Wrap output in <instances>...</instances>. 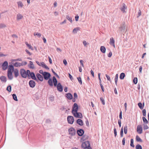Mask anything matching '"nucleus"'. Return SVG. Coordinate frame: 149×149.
Wrapping results in <instances>:
<instances>
[{"label": "nucleus", "instance_id": "f257e3e1", "mask_svg": "<svg viewBox=\"0 0 149 149\" xmlns=\"http://www.w3.org/2000/svg\"><path fill=\"white\" fill-rule=\"evenodd\" d=\"M20 73L22 77L26 78L27 76H28V74L30 73V71L28 70L26 71L24 69H22L20 70Z\"/></svg>", "mask_w": 149, "mask_h": 149}, {"label": "nucleus", "instance_id": "f03ea898", "mask_svg": "<svg viewBox=\"0 0 149 149\" xmlns=\"http://www.w3.org/2000/svg\"><path fill=\"white\" fill-rule=\"evenodd\" d=\"M81 147L83 149H91L89 142L87 141L82 143Z\"/></svg>", "mask_w": 149, "mask_h": 149}, {"label": "nucleus", "instance_id": "7ed1b4c3", "mask_svg": "<svg viewBox=\"0 0 149 149\" xmlns=\"http://www.w3.org/2000/svg\"><path fill=\"white\" fill-rule=\"evenodd\" d=\"M68 131L69 134L71 136H74L76 134V131L75 130L73 127H71L69 128Z\"/></svg>", "mask_w": 149, "mask_h": 149}, {"label": "nucleus", "instance_id": "20e7f679", "mask_svg": "<svg viewBox=\"0 0 149 149\" xmlns=\"http://www.w3.org/2000/svg\"><path fill=\"white\" fill-rule=\"evenodd\" d=\"M36 62L39 66H42L43 68H44L46 69H49V68H48V67L43 62H39L38 61H36Z\"/></svg>", "mask_w": 149, "mask_h": 149}, {"label": "nucleus", "instance_id": "39448f33", "mask_svg": "<svg viewBox=\"0 0 149 149\" xmlns=\"http://www.w3.org/2000/svg\"><path fill=\"white\" fill-rule=\"evenodd\" d=\"M78 108V106L77 104L76 103H74L72 107V113H73L77 112Z\"/></svg>", "mask_w": 149, "mask_h": 149}, {"label": "nucleus", "instance_id": "423d86ee", "mask_svg": "<svg viewBox=\"0 0 149 149\" xmlns=\"http://www.w3.org/2000/svg\"><path fill=\"white\" fill-rule=\"evenodd\" d=\"M67 120L68 123L72 124L74 121V119L73 116H68L67 117Z\"/></svg>", "mask_w": 149, "mask_h": 149}, {"label": "nucleus", "instance_id": "0eeeda50", "mask_svg": "<svg viewBox=\"0 0 149 149\" xmlns=\"http://www.w3.org/2000/svg\"><path fill=\"white\" fill-rule=\"evenodd\" d=\"M43 76L44 77V78L45 79L47 80L49 79L51 76L50 74L46 72H44Z\"/></svg>", "mask_w": 149, "mask_h": 149}, {"label": "nucleus", "instance_id": "6e6552de", "mask_svg": "<svg viewBox=\"0 0 149 149\" xmlns=\"http://www.w3.org/2000/svg\"><path fill=\"white\" fill-rule=\"evenodd\" d=\"M74 117L79 118H81L82 117V114L80 113H78L77 112L72 113Z\"/></svg>", "mask_w": 149, "mask_h": 149}, {"label": "nucleus", "instance_id": "1a4fd4ad", "mask_svg": "<svg viewBox=\"0 0 149 149\" xmlns=\"http://www.w3.org/2000/svg\"><path fill=\"white\" fill-rule=\"evenodd\" d=\"M137 132L139 134H141L142 133V126L140 125H138L137 126Z\"/></svg>", "mask_w": 149, "mask_h": 149}, {"label": "nucleus", "instance_id": "9d476101", "mask_svg": "<svg viewBox=\"0 0 149 149\" xmlns=\"http://www.w3.org/2000/svg\"><path fill=\"white\" fill-rule=\"evenodd\" d=\"M3 69L4 70H6L8 67V63L7 61H5L2 65Z\"/></svg>", "mask_w": 149, "mask_h": 149}, {"label": "nucleus", "instance_id": "9b49d317", "mask_svg": "<svg viewBox=\"0 0 149 149\" xmlns=\"http://www.w3.org/2000/svg\"><path fill=\"white\" fill-rule=\"evenodd\" d=\"M28 77H31V78L33 79L36 80V78L33 72H31L30 71V73L28 74Z\"/></svg>", "mask_w": 149, "mask_h": 149}, {"label": "nucleus", "instance_id": "f8f14e48", "mask_svg": "<svg viewBox=\"0 0 149 149\" xmlns=\"http://www.w3.org/2000/svg\"><path fill=\"white\" fill-rule=\"evenodd\" d=\"M23 18V16L20 13H18L16 15V19L17 21H19L22 19Z\"/></svg>", "mask_w": 149, "mask_h": 149}, {"label": "nucleus", "instance_id": "ddd939ff", "mask_svg": "<svg viewBox=\"0 0 149 149\" xmlns=\"http://www.w3.org/2000/svg\"><path fill=\"white\" fill-rule=\"evenodd\" d=\"M14 68L13 66L12 65H9L8 67V72H12L14 71Z\"/></svg>", "mask_w": 149, "mask_h": 149}, {"label": "nucleus", "instance_id": "4468645a", "mask_svg": "<svg viewBox=\"0 0 149 149\" xmlns=\"http://www.w3.org/2000/svg\"><path fill=\"white\" fill-rule=\"evenodd\" d=\"M56 86L57 89L59 91L62 92L63 91V88L60 83H58Z\"/></svg>", "mask_w": 149, "mask_h": 149}, {"label": "nucleus", "instance_id": "2eb2a0df", "mask_svg": "<svg viewBox=\"0 0 149 149\" xmlns=\"http://www.w3.org/2000/svg\"><path fill=\"white\" fill-rule=\"evenodd\" d=\"M127 8L124 3L122 4V6L121 7L120 9L123 13L126 12L125 10L127 9Z\"/></svg>", "mask_w": 149, "mask_h": 149}, {"label": "nucleus", "instance_id": "dca6fc26", "mask_svg": "<svg viewBox=\"0 0 149 149\" xmlns=\"http://www.w3.org/2000/svg\"><path fill=\"white\" fill-rule=\"evenodd\" d=\"M29 84L30 87L33 88L35 86V82L33 80H31L29 81Z\"/></svg>", "mask_w": 149, "mask_h": 149}, {"label": "nucleus", "instance_id": "f3484780", "mask_svg": "<svg viewBox=\"0 0 149 149\" xmlns=\"http://www.w3.org/2000/svg\"><path fill=\"white\" fill-rule=\"evenodd\" d=\"M7 75L8 79L10 80H12L13 79V75L12 72H8Z\"/></svg>", "mask_w": 149, "mask_h": 149}, {"label": "nucleus", "instance_id": "a211bd4d", "mask_svg": "<svg viewBox=\"0 0 149 149\" xmlns=\"http://www.w3.org/2000/svg\"><path fill=\"white\" fill-rule=\"evenodd\" d=\"M84 131L83 130L80 129L77 131V133L78 134L79 136H82L84 133Z\"/></svg>", "mask_w": 149, "mask_h": 149}, {"label": "nucleus", "instance_id": "6ab92c4d", "mask_svg": "<svg viewBox=\"0 0 149 149\" xmlns=\"http://www.w3.org/2000/svg\"><path fill=\"white\" fill-rule=\"evenodd\" d=\"M115 41L113 38H111L110 39V44L111 45H112L114 47H115L114 44Z\"/></svg>", "mask_w": 149, "mask_h": 149}, {"label": "nucleus", "instance_id": "aec40b11", "mask_svg": "<svg viewBox=\"0 0 149 149\" xmlns=\"http://www.w3.org/2000/svg\"><path fill=\"white\" fill-rule=\"evenodd\" d=\"M13 72L15 77H17L19 76V71L18 70L15 69L13 71Z\"/></svg>", "mask_w": 149, "mask_h": 149}, {"label": "nucleus", "instance_id": "412c9836", "mask_svg": "<svg viewBox=\"0 0 149 149\" xmlns=\"http://www.w3.org/2000/svg\"><path fill=\"white\" fill-rule=\"evenodd\" d=\"M36 76L38 79L40 81H42L43 80V78L41 75L39 73L36 74Z\"/></svg>", "mask_w": 149, "mask_h": 149}, {"label": "nucleus", "instance_id": "4be33fe9", "mask_svg": "<svg viewBox=\"0 0 149 149\" xmlns=\"http://www.w3.org/2000/svg\"><path fill=\"white\" fill-rule=\"evenodd\" d=\"M77 123L81 126H82L83 125V121L80 119H79L77 120Z\"/></svg>", "mask_w": 149, "mask_h": 149}, {"label": "nucleus", "instance_id": "5701e85b", "mask_svg": "<svg viewBox=\"0 0 149 149\" xmlns=\"http://www.w3.org/2000/svg\"><path fill=\"white\" fill-rule=\"evenodd\" d=\"M29 67L30 68L33 69L35 68L34 65L32 61H29Z\"/></svg>", "mask_w": 149, "mask_h": 149}, {"label": "nucleus", "instance_id": "b1692460", "mask_svg": "<svg viewBox=\"0 0 149 149\" xmlns=\"http://www.w3.org/2000/svg\"><path fill=\"white\" fill-rule=\"evenodd\" d=\"M80 28L79 27H77L73 29L72 31V33H73L76 34L77 33L78 31L80 30Z\"/></svg>", "mask_w": 149, "mask_h": 149}, {"label": "nucleus", "instance_id": "393cba45", "mask_svg": "<svg viewBox=\"0 0 149 149\" xmlns=\"http://www.w3.org/2000/svg\"><path fill=\"white\" fill-rule=\"evenodd\" d=\"M0 79L1 81L3 82H6L7 81V79L6 77L5 76H2L0 77Z\"/></svg>", "mask_w": 149, "mask_h": 149}, {"label": "nucleus", "instance_id": "a878e982", "mask_svg": "<svg viewBox=\"0 0 149 149\" xmlns=\"http://www.w3.org/2000/svg\"><path fill=\"white\" fill-rule=\"evenodd\" d=\"M14 66L16 67H20L22 66V65L21 64V63L19 62H15V63H14L13 62V64Z\"/></svg>", "mask_w": 149, "mask_h": 149}, {"label": "nucleus", "instance_id": "bb28decb", "mask_svg": "<svg viewBox=\"0 0 149 149\" xmlns=\"http://www.w3.org/2000/svg\"><path fill=\"white\" fill-rule=\"evenodd\" d=\"M53 81L54 83V86H57V81L56 77L54 76L53 77Z\"/></svg>", "mask_w": 149, "mask_h": 149}, {"label": "nucleus", "instance_id": "cd10ccee", "mask_svg": "<svg viewBox=\"0 0 149 149\" xmlns=\"http://www.w3.org/2000/svg\"><path fill=\"white\" fill-rule=\"evenodd\" d=\"M66 97L69 100H71L72 98V96L70 93H68L66 94Z\"/></svg>", "mask_w": 149, "mask_h": 149}, {"label": "nucleus", "instance_id": "c85d7f7f", "mask_svg": "<svg viewBox=\"0 0 149 149\" xmlns=\"http://www.w3.org/2000/svg\"><path fill=\"white\" fill-rule=\"evenodd\" d=\"M17 4L18 7L22 8L23 7L24 5L22 2L21 1H19L17 2Z\"/></svg>", "mask_w": 149, "mask_h": 149}, {"label": "nucleus", "instance_id": "c756f323", "mask_svg": "<svg viewBox=\"0 0 149 149\" xmlns=\"http://www.w3.org/2000/svg\"><path fill=\"white\" fill-rule=\"evenodd\" d=\"M144 103H143V104L141 102H139L138 103V106L141 109H143V108L144 107Z\"/></svg>", "mask_w": 149, "mask_h": 149}, {"label": "nucleus", "instance_id": "7c9ffc66", "mask_svg": "<svg viewBox=\"0 0 149 149\" xmlns=\"http://www.w3.org/2000/svg\"><path fill=\"white\" fill-rule=\"evenodd\" d=\"M100 73H99L98 74V78H99V82L100 83V85L101 88L102 90V85L101 83L102 81H101V79L100 78Z\"/></svg>", "mask_w": 149, "mask_h": 149}, {"label": "nucleus", "instance_id": "2f4dec72", "mask_svg": "<svg viewBox=\"0 0 149 149\" xmlns=\"http://www.w3.org/2000/svg\"><path fill=\"white\" fill-rule=\"evenodd\" d=\"M25 43L29 49H31L32 50H33V49L31 45L29 44L27 42H25Z\"/></svg>", "mask_w": 149, "mask_h": 149}, {"label": "nucleus", "instance_id": "473e14b6", "mask_svg": "<svg viewBox=\"0 0 149 149\" xmlns=\"http://www.w3.org/2000/svg\"><path fill=\"white\" fill-rule=\"evenodd\" d=\"M66 18L68 19L71 23H72V18L71 17L69 16L68 15H67L66 16Z\"/></svg>", "mask_w": 149, "mask_h": 149}, {"label": "nucleus", "instance_id": "72a5a7b5", "mask_svg": "<svg viewBox=\"0 0 149 149\" xmlns=\"http://www.w3.org/2000/svg\"><path fill=\"white\" fill-rule=\"evenodd\" d=\"M33 35L35 36H37L38 38H40L41 36V34L38 32H34Z\"/></svg>", "mask_w": 149, "mask_h": 149}, {"label": "nucleus", "instance_id": "f704fd0d", "mask_svg": "<svg viewBox=\"0 0 149 149\" xmlns=\"http://www.w3.org/2000/svg\"><path fill=\"white\" fill-rule=\"evenodd\" d=\"M125 75L124 73H122L120 75V78L121 79H123L125 77Z\"/></svg>", "mask_w": 149, "mask_h": 149}, {"label": "nucleus", "instance_id": "c9c22d12", "mask_svg": "<svg viewBox=\"0 0 149 149\" xmlns=\"http://www.w3.org/2000/svg\"><path fill=\"white\" fill-rule=\"evenodd\" d=\"M48 83L50 86H53V81L52 79H49Z\"/></svg>", "mask_w": 149, "mask_h": 149}, {"label": "nucleus", "instance_id": "e433bc0d", "mask_svg": "<svg viewBox=\"0 0 149 149\" xmlns=\"http://www.w3.org/2000/svg\"><path fill=\"white\" fill-rule=\"evenodd\" d=\"M6 27V25L2 23L0 24V29Z\"/></svg>", "mask_w": 149, "mask_h": 149}, {"label": "nucleus", "instance_id": "4c0bfd02", "mask_svg": "<svg viewBox=\"0 0 149 149\" xmlns=\"http://www.w3.org/2000/svg\"><path fill=\"white\" fill-rule=\"evenodd\" d=\"M13 99L16 101H17L18 100L17 98V97L15 94H13L12 95Z\"/></svg>", "mask_w": 149, "mask_h": 149}, {"label": "nucleus", "instance_id": "58836bf2", "mask_svg": "<svg viewBox=\"0 0 149 149\" xmlns=\"http://www.w3.org/2000/svg\"><path fill=\"white\" fill-rule=\"evenodd\" d=\"M118 74H117L116 75L115 78V82L116 84V85L117 84V82L118 80Z\"/></svg>", "mask_w": 149, "mask_h": 149}, {"label": "nucleus", "instance_id": "ea45409f", "mask_svg": "<svg viewBox=\"0 0 149 149\" xmlns=\"http://www.w3.org/2000/svg\"><path fill=\"white\" fill-rule=\"evenodd\" d=\"M136 140L137 141H141L142 140L140 139V138L137 135L136 136Z\"/></svg>", "mask_w": 149, "mask_h": 149}, {"label": "nucleus", "instance_id": "a19ab883", "mask_svg": "<svg viewBox=\"0 0 149 149\" xmlns=\"http://www.w3.org/2000/svg\"><path fill=\"white\" fill-rule=\"evenodd\" d=\"M142 119L143 122L145 123H148V120L146 119V118L145 117H143Z\"/></svg>", "mask_w": 149, "mask_h": 149}, {"label": "nucleus", "instance_id": "79ce46f5", "mask_svg": "<svg viewBox=\"0 0 149 149\" xmlns=\"http://www.w3.org/2000/svg\"><path fill=\"white\" fill-rule=\"evenodd\" d=\"M127 125H125V126L124 127V133L125 134H126L127 133Z\"/></svg>", "mask_w": 149, "mask_h": 149}, {"label": "nucleus", "instance_id": "37998d69", "mask_svg": "<svg viewBox=\"0 0 149 149\" xmlns=\"http://www.w3.org/2000/svg\"><path fill=\"white\" fill-rule=\"evenodd\" d=\"M7 90L9 92H10L11 90V87L10 86H8L7 88Z\"/></svg>", "mask_w": 149, "mask_h": 149}, {"label": "nucleus", "instance_id": "c03bdc74", "mask_svg": "<svg viewBox=\"0 0 149 149\" xmlns=\"http://www.w3.org/2000/svg\"><path fill=\"white\" fill-rule=\"evenodd\" d=\"M20 61V60H19V59H12L11 60V63L12 64H13V62H14L17 61Z\"/></svg>", "mask_w": 149, "mask_h": 149}, {"label": "nucleus", "instance_id": "a18cd8bd", "mask_svg": "<svg viewBox=\"0 0 149 149\" xmlns=\"http://www.w3.org/2000/svg\"><path fill=\"white\" fill-rule=\"evenodd\" d=\"M77 79L78 80L79 83H80V84L81 85L82 84V82L81 78L80 77H77Z\"/></svg>", "mask_w": 149, "mask_h": 149}, {"label": "nucleus", "instance_id": "49530a36", "mask_svg": "<svg viewBox=\"0 0 149 149\" xmlns=\"http://www.w3.org/2000/svg\"><path fill=\"white\" fill-rule=\"evenodd\" d=\"M136 149H142L141 146L140 145H138L136 146Z\"/></svg>", "mask_w": 149, "mask_h": 149}, {"label": "nucleus", "instance_id": "de8ad7c7", "mask_svg": "<svg viewBox=\"0 0 149 149\" xmlns=\"http://www.w3.org/2000/svg\"><path fill=\"white\" fill-rule=\"evenodd\" d=\"M133 82L135 84H136L137 82V79L136 77H135L133 79Z\"/></svg>", "mask_w": 149, "mask_h": 149}, {"label": "nucleus", "instance_id": "09e8293b", "mask_svg": "<svg viewBox=\"0 0 149 149\" xmlns=\"http://www.w3.org/2000/svg\"><path fill=\"white\" fill-rule=\"evenodd\" d=\"M142 113H143V115L144 116H146V110L145 109H144L142 111Z\"/></svg>", "mask_w": 149, "mask_h": 149}, {"label": "nucleus", "instance_id": "8fccbe9b", "mask_svg": "<svg viewBox=\"0 0 149 149\" xmlns=\"http://www.w3.org/2000/svg\"><path fill=\"white\" fill-rule=\"evenodd\" d=\"M120 136L121 137H122L123 136V128L122 127L120 131Z\"/></svg>", "mask_w": 149, "mask_h": 149}, {"label": "nucleus", "instance_id": "3c124183", "mask_svg": "<svg viewBox=\"0 0 149 149\" xmlns=\"http://www.w3.org/2000/svg\"><path fill=\"white\" fill-rule=\"evenodd\" d=\"M112 55V53L111 52H110L108 54L107 56L109 57H111Z\"/></svg>", "mask_w": 149, "mask_h": 149}, {"label": "nucleus", "instance_id": "603ef678", "mask_svg": "<svg viewBox=\"0 0 149 149\" xmlns=\"http://www.w3.org/2000/svg\"><path fill=\"white\" fill-rule=\"evenodd\" d=\"M66 19L64 20L63 21L61 22L60 23V24L62 25L64 24H66Z\"/></svg>", "mask_w": 149, "mask_h": 149}, {"label": "nucleus", "instance_id": "864d4df0", "mask_svg": "<svg viewBox=\"0 0 149 149\" xmlns=\"http://www.w3.org/2000/svg\"><path fill=\"white\" fill-rule=\"evenodd\" d=\"M148 126L147 125H144L143 129L144 130L148 129Z\"/></svg>", "mask_w": 149, "mask_h": 149}, {"label": "nucleus", "instance_id": "5fc2aeb1", "mask_svg": "<svg viewBox=\"0 0 149 149\" xmlns=\"http://www.w3.org/2000/svg\"><path fill=\"white\" fill-rule=\"evenodd\" d=\"M12 36L13 38H18V36H17V35H16V34H15L12 35Z\"/></svg>", "mask_w": 149, "mask_h": 149}, {"label": "nucleus", "instance_id": "6e6d98bb", "mask_svg": "<svg viewBox=\"0 0 149 149\" xmlns=\"http://www.w3.org/2000/svg\"><path fill=\"white\" fill-rule=\"evenodd\" d=\"M80 63L82 66L84 67V65L83 63L84 61L82 60H80Z\"/></svg>", "mask_w": 149, "mask_h": 149}, {"label": "nucleus", "instance_id": "4d7b16f0", "mask_svg": "<svg viewBox=\"0 0 149 149\" xmlns=\"http://www.w3.org/2000/svg\"><path fill=\"white\" fill-rule=\"evenodd\" d=\"M54 15L55 16H56L58 15V13L57 12L55 11L54 12Z\"/></svg>", "mask_w": 149, "mask_h": 149}, {"label": "nucleus", "instance_id": "13d9d810", "mask_svg": "<svg viewBox=\"0 0 149 149\" xmlns=\"http://www.w3.org/2000/svg\"><path fill=\"white\" fill-rule=\"evenodd\" d=\"M27 63L26 61H23L22 63H21V64L22 65V66L25 65L27 64Z\"/></svg>", "mask_w": 149, "mask_h": 149}, {"label": "nucleus", "instance_id": "bf43d9fd", "mask_svg": "<svg viewBox=\"0 0 149 149\" xmlns=\"http://www.w3.org/2000/svg\"><path fill=\"white\" fill-rule=\"evenodd\" d=\"M26 52L29 54V55H31V53H30L29 51L27 49L25 50Z\"/></svg>", "mask_w": 149, "mask_h": 149}, {"label": "nucleus", "instance_id": "052dcab7", "mask_svg": "<svg viewBox=\"0 0 149 149\" xmlns=\"http://www.w3.org/2000/svg\"><path fill=\"white\" fill-rule=\"evenodd\" d=\"M141 11L140 10H139V12H138V17L140 16L141 15Z\"/></svg>", "mask_w": 149, "mask_h": 149}, {"label": "nucleus", "instance_id": "680f3d73", "mask_svg": "<svg viewBox=\"0 0 149 149\" xmlns=\"http://www.w3.org/2000/svg\"><path fill=\"white\" fill-rule=\"evenodd\" d=\"M79 18V16L78 15H76L75 17V20L76 21H78Z\"/></svg>", "mask_w": 149, "mask_h": 149}, {"label": "nucleus", "instance_id": "e2e57ef3", "mask_svg": "<svg viewBox=\"0 0 149 149\" xmlns=\"http://www.w3.org/2000/svg\"><path fill=\"white\" fill-rule=\"evenodd\" d=\"M114 134L115 136H116L117 135V132L116 130V128H114Z\"/></svg>", "mask_w": 149, "mask_h": 149}, {"label": "nucleus", "instance_id": "0e129e2a", "mask_svg": "<svg viewBox=\"0 0 149 149\" xmlns=\"http://www.w3.org/2000/svg\"><path fill=\"white\" fill-rule=\"evenodd\" d=\"M119 118L120 119H122V111H120V115H119Z\"/></svg>", "mask_w": 149, "mask_h": 149}, {"label": "nucleus", "instance_id": "69168bd1", "mask_svg": "<svg viewBox=\"0 0 149 149\" xmlns=\"http://www.w3.org/2000/svg\"><path fill=\"white\" fill-rule=\"evenodd\" d=\"M63 63L65 65H66L67 64V62L66 60L65 59H64L63 60Z\"/></svg>", "mask_w": 149, "mask_h": 149}, {"label": "nucleus", "instance_id": "338daca9", "mask_svg": "<svg viewBox=\"0 0 149 149\" xmlns=\"http://www.w3.org/2000/svg\"><path fill=\"white\" fill-rule=\"evenodd\" d=\"M106 77L107 79L109 81H110L111 80V79H110V77L109 75H107V74H106Z\"/></svg>", "mask_w": 149, "mask_h": 149}, {"label": "nucleus", "instance_id": "774afa93", "mask_svg": "<svg viewBox=\"0 0 149 149\" xmlns=\"http://www.w3.org/2000/svg\"><path fill=\"white\" fill-rule=\"evenodd\" d=\"M74 96L75 98L77 99V95L76 93H74Z\"/></svg>", "mask_w": 149, "mask_h": 149}]
</instances>
